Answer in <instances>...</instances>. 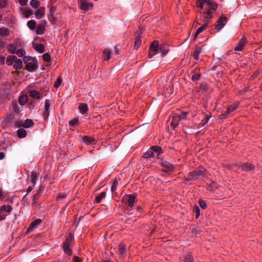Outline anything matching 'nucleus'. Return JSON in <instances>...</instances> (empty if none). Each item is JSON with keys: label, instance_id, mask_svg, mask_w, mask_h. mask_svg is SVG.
<instances>
[{"label": "nucleus", "instance_id": "nucleus-19", "mask_svg": "<svg viewBox=\"0 0 262 262\" xmlns=\"http://www.w3.org/2000/svg\"><path fill=\"white\" fill-rule=\"evenodd\" d=\"M242 168L246 171H250L254 169V166L250 163H246L242 165Z\"/></svg>", "mask_w": 262, "mask_h": 262}, {"label": "nucleus", "instance_id": "nucleus-24", "mask_svg": "<svg viewBox=\"0 0 262 262\" xmlns=\"http://www.w3.org/2000/svg\"><path fill=\"white\" fill-rule=\"evenodd\" d=\"M28 101V96L26 95H22L19 97L18 102L21 105H25Z\"/></svg>", "mask_w": 262, "mask_h": 262}, {"label": "nucleus", "instance_id": "nucleus-36", "mask_svg": "<svg viewBox=\"0 0 262 262\" xmlns=\"http://www.w3.org/2000/svg\"><path fill=\"white\" fill-rule=\"evenodd\" d=\"M184 262H193V257L190 253H186L184 259Z\"/></svg>", "mask_w": 262, "mask_h": 262}, {"label": "nucleus", "instance_id": "nucleus-25", "mask_svg": "<svg viewBox=\"0 0 262 262\" xmlns=\"http://www.w3.org/2000/svg\"><path fill=\"white\" fill-rule=\"evenodd\" d=\"M30 96L34 99H39L40 98V94L35 90H32L29 92Z\"/></svg>", "mask_w": 262, "mask_h": 262}, {"label": "nucleus", "instance_id": "nucleus-29", "mask_svg": "<svg viewBox=\"0 0 262 262\" xmlns=\"http://www.w3.org/2000/svg\"><path fill=\"white\" fill-rule=\"evenodd\" d=\"M12 109L16 113H19L21 110L18 106L16 101H13L11 103Z\"/></svg>", "mask_w": 262, "mask_h": 262}, {"label": "nucleus", "instance_id": "nucleus-41", "mask_svg": "<svg viewBox=\"0 0 262 262\" xmlns=\"http://www.w3.org/2000/svg\"><path fill=\"white\" fill-rule=\"evenodd\" d=\"M67 195L65 192L59 193L58 196L57 198V201L59 203H62V200L64 199Z\"/></svg>", "mask_w": 262, "mask_h": 262}, {"label": "nucleus", "instance_id": "nucleus-60", "mask_svg": "<svg viewBox=\"0 0 262 262\" xmlns=\"http://www.w3.org/2000/svg\"><path fill=\"white\" fill-rule=\"evenodd\" d=\"M5 197V194L4 192L0 190V200H3Z\"/></svg>", "mask_w": 262, "mask_h": 262}, {"label": "nucleus", "instance_id": "nucleus-59", "mask_svg": "<svg viewBox=\"0 0 262 262\" xmlns=\"http://www.w3.org/2000/svg\"><path fill=\"white\" fill-rule=\"evenodd\" d=\"M7 215L3 213L2 211L0 210V221H3L5 220Z\"/></svg>", "mask_w": 262, "mask_h": 262}, {"label": "nucleus", "instance_id": "nucleus-42", "mask_svg": "<svg viewBox=\"0 0 262 262\" xmlns=\"http://www.w3.org/2000/svg\"><path fill=\"white\" fill-rule=\"evenodd\" d=\"M33 124V122L31 119H27L24 122V124H23V126L24 128H28L32 126Z\"/></svg>", "mask_w": 262, "mask_h": 262}, {"label": "nucleus", "instance_id": "nucleus-64", "mask_svg": "<svg viewBox=\"0 0 262 262\" xmlns=\"http://www.w3.org/2000/svg\"><path fill=\"white\" fill-rule=\"evenodd\" d=\"M73 259L75 262H81L80 259L77 256H74Z\"/></svg>", "mask_w": 262, "mask_h": 262}, {"label": "nucleus", "instance_id": "nucleus-26", "mask_svg": "<svg viewBox=\"0 0 262 262\" xmlns=\"http://www.w3.org/2000/svg\"><path fill=\"white\" fill-rule=\"evenodd\" d=\"M79 108L80 112L82 114H85L87 112V111H88V105H87V104H84V103L80 104L79 106Z\"/></svg>", "mask_w": 262, "mask_h": 262}, {"label": "nucleus", "instance_id": "nucleus-23", "mask_svg": "<svg viewBox=\"0 0 262 262\" xmlns=\"http://www.w3.org/2000/svg\"><path fill=\"white\" fill-rule=\"evenodd\" d=\"M159 52L161 53L162 56H164L168 52V47L166 45H161L160 46Z\"/></svg>", "mask_w": 262, "mask_h": 262}, {"label": "nucleus", "instance_id": "nucleus-4", "mask_svg": "<svg viewBox=\"0 0 262 262\" xmlns=\"http://www.w3.org/2000/svg\"><path fill=\"white\" fill-rule=\"evenodd\" d=\"M74 241V236L71 233H70L69 236L66 238V240L63 244V248L64 251L67 254L69 255H70L72 254V251L70 248V246L73 243Z\"/></svg>", "mask_w": 262, "mask_h": 262}, {"label": "nucleus", "instance_id": "nucleus-5", "mask_svg": "<svg viewBox=\"0 0 262 262\" xmlns=\"http://www.w3.org/2000/svg\"><path fill=\"white\" fill-rule=\"evenodd\" d=\"M160 46L159 41L154 40L152 41L149 47V52L148 53L149 58H152L156 54L159 52Z\"/></svg>", "mask_w": 262, "mask_h": 262}, {"label": "nucleus", "instance_id": "nucleus-30", "mask_svg": "<svg viewBox=\"0 0 262 262\" xmlns=\"http://www.w3.org/2000/svg\"><path fill=\"white\" fill-rule=\"evenodd\" d=\"M36 25V21L34 19L30 20L27 23L28 27L32 30H34L35 29Z\"/></svg>", "mask_w": 262, "mask_h": 262}, {"label": "nucleus", "instance_id": "nucleus-46", "mask_svg": "<svg viewBox=\"0 0 262 262\" xmlns=\"http://www.w3.org/2000/svg\"><path fill=\"white\" fill-rule=\"evenodd\" d=\"M15 54H16L19 57H23L26 54V51L23 49H19L16 50Z\"/></svg>", "mask_w": 262, "mask_h": 262}, {"label": "nucleus", "instance_id": "nucleus-34", "mask_svg": "<svg viewBox=\"0 0 262 262\" xmlns=\"http://www.w3.org/2000/svg\"><path fill=\"white\" fill-rule=\"evenodd\" d=\"M201 52V50L199 47H196L195 48L193 54V57L195 60H198L199 54H200Z\"/></svg>", "mask_w": 262, "mask_h": 262}, {"label": "nucleus", "instance_id": "nucleus-6", "mask_svg": "<svg viewBox=\"0 0 262 262\" xmlns=\"http://www.w3.org/2000/svg\"><path fill=\"white\" fill-rule=\"evenodd\" d=\"M28 60L31 61L27 63L26 67V70L29 72H33L36 70L38 68L37 60L32 59L31 57L28 58Z\"/></svg>", "mask_w": 262, "mask_h": 262}, {"label": "nucleus", "instance_id": "nucleus-40", "mask_svg": "<svg viewBox=\"0 0 262 262\" xmlns=\"http://www.w3.org/2000/svg\"><path fill=\"white\" fill-rule=\"evenodd\" d=\"M111 53V51L107 49H106L103 51V54L104 55V59L105 60H108L110 59Z\"/></svg>", "mask_w": 262, "mask_h": 262}, {"label": "nucleus", "instance_id": "nucleus-38", "mask_svg": "<svg viewBox=\"0 0 262 262\" xmlns=\"http://www.w3.org/2000/svg\"><path fill=\"white\" fill-rule=\"evenodd\" d=\"M151 150L154 152H155L158 155L162 153V148L160 146H153L151 147Z\"/></svg>", "mask_w": 262, "mask_h": 262}, {"label": "nucleus", "instance_id": "nucleus-12", "mask_svg": "<svg viewBox=\"0 0 262 262\" xmlns=\"http://www.w3.org/2000/svg\"><path fill=\"white\" fill-rule=\"evenodd\" d=\"M247 42L246 38L245 37H242L239 40L237 45L234 47V50L237 51H241L243 50L244 46Z\"/></svg>", "mask_w": 262, "mask_h": 262}, {"label": "nucleus", "instance_id": "nucleus-11", "mask_svg": "<svg viewBox=\"0 0 262 262\" xmlns=\"http://www.w3.org/2000/svg\"><path fill=\"white\" fill-rule=\"evenodd\" d=\"M80 8L82 10L88 11L93 7V4L91 3H88L86 0H80Z\"/></svg>", "mask_w": 262, "mask_h": 262}, {"label": "nucleus", "instance_id": "nucleus-52", "mask_svg": "<svg viewBox=\"0 0 262 262\" xmlns=\"http://www.w3.org/2000/svg\"><path fill=\"white\" fill-rule=\"evenodd\" d=\"M39 197V193H37L35 194V195H34L32 196V204L33 205H34L36 203V201L38 200Z\"/></svg>", "mask_w": 262, "mask_h": 262}, {"label": "nucleus", "instance_id": "nucleus-22", "mask_svg": "<svg viewBox=\"0 0 262 262\" xmlns=\"http://www.w3.org/2000/svg\"><path fill=\"white\" fill-rule=\"evenodd\" d=\"M136 196L134 194H130L128 196L127 205L128 207H132L134 206Z\"/></svg>", "mask_w": 262, "mask_h": 262}, {"label": "nucleus", "instance_id": "nucleus-48", "mask_svg": "<svg viewBox=\"0 0 262 262\" xmlns=\"http://www.w3.org/2000/svg\"><path fill=\"white\" fill-rule=\"evenodd\" d=\"M176 115L173 116H172V120L171 122V125L173 127H175L178 125V122L180 120L179 119H176L175 118Z\"/></svg>", "mask_w": 262, "mask_h": 262}, {"label": "nucleus", "instance_id": "nucleus-55", "mask_svg": "<svg viewBox=\"0 0 262 262\" xmlns=\"http://www.w3.org/2000/svg\"><path fill=\"white\" fill-rule=\"evenodd\" d=\"M61 83V79L60 77H58L56 81L54 83V87L56 88H58Z\"/></svg>", "mask_w": 262, "mask_h": 262}, {"label": "nucleus", "instance_id": "nucleus-32", "mask_svg": "<svg viewBox=\"0 0 262 262\" xmlns=\"http://www.w3.org/2000/svg\"><path fill=\"white\" fill-rule=\"evenodd\" d=\"M126 251V247L124 244L121 243L119 245L118 253L119 254L122 255Z\"/></svg>", "mask_w": 262, "mask_h": 262}, {"label": "nucleus", "instance_id": "nucleus-61", "mask_svg": "<svg viewBox=\"0 0 262 262\" xmlns=\"http://www.w3.org/2000/svg\"><path fill=\"white\" fill-rule=\"evenodd\" d=\"M28 0H19V3L21 6H24L26 4Z\"/></svg>", "mask_w": 262, "mask_h": 262}, {"label": "nucleus", "instance_id": "nucleus-14", "mask_svg": "<svg viewBox=\"0 0 262 262\" xmlns=\"http://www.w3.org/2000/svg\"><path fill=\"white\" fill-rule=\"evenodd\" d=\"M21 14L26 18L29 17L32 14V11L28 8H21Z\"/></svg>", "mask_w": 262, "mask_h": 262}, {"label": "nucleus", "instance_id": "nucleus-2", "mask_svg": "<svg viewBox=\"0 0 262 262\" xmlns=\"http://www.w3.org/2000/svg\"><path fill=\"white\" fill-rule=\"evenodd\" d=\"M196 6L202 9H206V7L208 6L210 9L215 10L217 9V4L214 2L210 0H197Z\"/></svg>", "mask_w": 262, "mask_h": 262}, {"label": "nucleus", "instance_id": "nucleus-44", "mask_svg": "<svg viewBox=\"0 0 262 262\" xmlns=\"http://www.w3.org/2000/svg\"><path fill=\"white\" fill-rule=\"evenodd\" d=\"M30 5L33 8H37L40 5V2L38 0H31L30 2Z\"/></svg>", "mask_w": 262, "mask_h": 262}, {"label": "nucleus", "instance_id": "nucleus-58", "mask_svg": "<svg viewBox=\"0 0 262 262\" xmlns=\"http://www.w3.org/2000/svg\"><path fill=\"white\" fill-rule=\"evenodd\" d=\"M230 113V112H228V110H227V111L225 113H224V114H223L220 115V118L221 119H225V118H226Z\"/></svg>", "mask_w": 262, "mask_h": 262}, {"label": "nucleus", "instance_id": "nucleus-18", "mask_svg": "<svg viewBox=\"0 0 262 262\" xmlns=\"http://www.w3.org/2000/svg\"><path fill=\"white\" fill-rule=\"evenodd\" d=\"M16 60V56L15 55H9L7 56L6 62L8 66H12Z\"/></svg>", "mask_w": 262, "mask_h": 262}, {"label": "nucleus", "instance_id": "nucleus-10", "mask_svg": "<svg viewBox=\"0 0 262 262\" xmlns=\"http://www.w3.org/2000/svg\"><path fill=\"white\" fill-rule=\"evenodd\" d=\"M45 111L43 113V116L45 119H46L49 115L50 113V110L51 109V103L50 102V101L48 99H46L45 103Z\"/></svg>", "mask_w": 262, "mask_h": 262}, {"label": "nucleus", "instance_id": "nucleus-35", "mask_svg": "<svg viewBox=\"0 0 262 262\" xmlns=\"http://www.w3.org/2000/svg\"><path fill=\"white\" fill-rule=\"evenodd\" d=\"M17 136L18 137L22 138L26 136V131L23 128H19L17 132Z\"/></svg>", "mask_w": 262, "mask_h": 262}, {"label": "nucleus", "instance_id": "nucleus-9", "mask_svg": "<svg viewBox=\"0 0 262 262\" xmlns=\"http://www.w3.org/2000/svg\"><path fill=\"white\" fill-rule=\"evenodd\" d=\"M141 31L139 30L137 31L135 35V41L134 43V48L136 49H138V48L140 47L141 43Z\"/></svg>", "mask_w": 262, "mask_h": 262}, {"label": "nucleus", "instance_id": "nucleus-20", "mask_svg": "<svg viewBox=\"0 0 262 262\" xmlns=\"http://www.w3.org/2000/svg\"><path fill=\"white\" fill-rule=\"evenodd\" d=\"M203 13L204 14V19L206 20V22H207V20L212 18V12L210 10L206 11V9H204Z\"/></svg>", "mask_w": 262, "mask_h": 262}, {"label": "nucleus", "instance_id": "nucleus-45", "mask_svg": "<svg viewBox=\"0 0 262 262\" xmlns=\"http://www.w3.org/2000/svg\"><path fill=\"white\" fill-rule=\"evenodd\" d=\"M187 114V112H183L180 115L176 114V116H175V118L176 119H179V120L185 119Z\"/></svg>", "mask_w": 262, "mask_h": 262}, {"label": "nucleus", "instance_id": "nucleus-47", "mask_svg": "<svg viewBox=\"0 0 262 262\" xmlns=\"http://www.w3.org/2000/svg\"><path fill=\"white\" fill-rule=\"evenodd\" d=\"M237 104H233L229 105L227 108L228 112L231 113V112H233L237 108Z\"/></svg>", "mask_w": 262, "mask_h": 262}, {"label": "nucleus", "instance_id": "nucleus-7", "mask_svg": "<svg viewBox=\"0 0 262 262\" xmlns=\"http://www.w3.org/2000/svg\"><path fill=\"white\" fill-rule=\"evenodd\" d=\"M227 21V18L224 15H222L217 21V25H216L215 29L217 31H220L225 25Z\"/></svg>", "mask_w": 262, "mask_h": 262}, {"label": "nucleus", "instance_id": "nucleus-63", "mask_svg": "<svg viewBox=\"0 0 262 262\" xmlns=\"http://www.w3.org/2000/svg\"><path fill=\"white\" fill-rule=\"evenodd\" d=\"M5 61V57L4 56L0 57V63L2 64H4Z\"/></svg>", "mask_w": 262, "mask_h": 262}, {"label": "nucleus", "instance_id": "nucleus-43", "mask_svg": "<svg viewBox=\"0 0 262 262\" xmlns=\"http://www.w3.org/2000/svg\"><path fill=\"white\" fill-rule=\"evenodd\" d=\"M69 125L71 126H74L78 125L79 123V120L78 118L76 117L70 120L69 122Z\"/></svg>", "mask_w": 262, "mask_h": 262}, {"label": "nucleus", "instance_id": "nucleus-1", "mask_svg": "<svg viewBox=\"0 0 262 262\" xmlns=\"http://www.w3.org/2000/svg\"><path fill=\"white\" fill-rule=\"evenodd\" d=\"M206 172L205 169L203 167H199L194 171L189 173L185 178L186 181H194L200 176H204Z\"/></svg>", "mask_w": 262, "mask_h": 262}, {"label": "nucleus", "instance_id": "nucleus-21", "mask_svg": "<svg viewBox=\"0 0 262 262\" xmlns=\"http://www.w3.org/2000/svg\"><path fill=\"white\" fill-rule=\"evenodd\" d=\"M23 62L21 59L17 58L16 57V60L14 62V64L13 66L14 69L17 70V69H21L23 68Z\"/></svg>", "mask_w": 262, "mask_h": 262}, {"label": "nucleus", "instance_id": "nucleus-53", "mask_svg": "<svg viewBox=\"0 0 262 262\" xmlns=\"http://www.w3.org/2000/svg\"><path fill=\"white\" fill-rule=\"evenodd\" d=\"M201 77V74L198 73H195L191 77V80L193 81H195L200 79Z\"/></svg>", "mask_w": 262, "mask_h": 262}, {"label": "nucleus", "instance_id": "nucleus-13", "mask_svg": "<svg viewBox=\"0 0 262 262\" xmlns=\"http://www.w3.org/2000/svg\"><path fill=\"white\" fill-rule=\"evenodd\" d=\"M41 222V220L40 219H37L33 221L29 225L27 232H30L33 229L36 228L38 225Z\"/></svg>", "mask_w": 262, "mask_h": 262}, {"label": "nucleus", "instance_id": "nucleus-28", "mask_svg": "<svg viewBox=\"0 0 262 262\" xmlns=\"http://www.w3.org/2000/svg\"><path fill=\"white\" fill-rule=\"evenodd\" d=\"M0 210L3 212L10 213L12 210V207L10 205H4L1 207Z\"/></svg>", "mask_w": 262, "mask_h": 262}, {"label": "nucleus", "instance_id": "nucleus-3", "mask_svg": "<svg viewBox=\"0 0 262 262\" xmlns=\"http://www.w3.org/2000/svg\"><path fill=\"white\" fill-rule=\"evenodd\" d=\"M23 46V41L20 39L17 38L14 40V43L7 45V49L10 53L15 54L17 49L21 48Z\"/></svg>", "mask_w": 262, "mask_h": 262}, {"label": "nucleus", "instance_id": "nucleus-16", "mask_svg": "<svg viewBox=\"0 0 262 262\" xmlns=\"http://www.w3.org/2000/svg\"><path fill=\"white\" fill-rule=\"evenodd\" d=\"M82 140L83 142L87 145L94 144L95 142V140L93 137L88 136H84Z\"/></svg>", "mask_w": 262, "mask_h": 262}, {"label": "nucleus", "instance_id": "nucleus-27", "mask_svg": "<svg viewBox=\"0 0 262 262\" xmlns=\"http://www.w3.org/2000/svg\"><path fill=\"white\" fill-rule=\"evenodd\" d=\"M38 177V174L37 172L33 171L31 172L30 175V178L33 183V187H34L36 184V181Z\"/></svg>", "mask_w": 262, "mask_h": 262}, {"label": "nucleus", "instance_id": "nucleus-50", "mask_svg": "<svg viewBox=\"0 0 262 262\" xmlns=\"http://www.w3.org/2000/svg\"><path fill=\"white\" fill-rule=\"evenodd\" d=\"M42 59L45 61L49 62L51 60V56L49 53H46L42 55Z\"/></svg>", "mask_w": 262, "mask_h": 262}, {"label": "nucleus", "instance_id": "nucleus-39", "mask_svg": "<svg viewBox=\"0 0 262 262\" xmlns=\"http://www.w3.org/2000/svg\"><path fill=\"white\" fill-rule=\"evenodd\" d=\"M35 49L39 53H42L45 51V47L42 44H38L36 46Z\"/></svg>", "mask_w": 262, "mask_h": 262}, {"label": "nucleus", "instance_id": "nucleus-17", "mask_svg": "<svg viewBox=\"0 0 262 262\" xmlns=\"http://www.w3.org/2000/svg\"><path fill=\"white\" fill-rule=\"evenodd\" d=\"M208 25V22H205V23L200 27H199L197 30L196 31L194 35V39H195L198 35L201 33L202 31H203L207 27Z\"/></svg>", "mask_w": 262, "mask_h": 262}, {"label": "nucleus", "instance_id": "nucleus-37", "mask_svg": "<svg viewBox=\"0 0 262 262\" xmlns=\"http://www.w3.org/2000/svg\"><path fill=\"white\" fill-rule=\"evenodd\" d=\"M106 193L102 192L99 195L97 196L95 199V203H99L101 200L105 197Z\"/></svg>", "mask_w": 262, "mask_h": 262}, {"label": "nucleus", "instance_id": "nucleus-15", "mask_svg": "<svg viewBox=\"0 0 262 262\" xmlns=\"http://www.w3.org/2000/svg\"><path fill=\"white\" fill-rule=\"evenodd\" d=\"M45 9L43 7H40L35 11V14L38 19L42 18L45 15Z\"/></svg>", "mask_w": 262, "mask_h": 262}, {"label": "nucleus", "instance_id": "nucleus-54", "mask_svg": "<svg viewBox=\"0 0 262 262\" xmlns=\"http://www.w3.org/2000/svg\"><path fill=\"white\" fill-rule=\"evenodd\" d=\"M118 183L117 180H116L114 181L113 184L111 188V190L113 192H114L116 191L117 186H118Z\"/></svg>", "mask_w": 262, "mask_h": 262}, {"label": "nucleus", "instance_id": "nucleus-33", "mask_svg": "<svg viewBox=\"0 0 262 262\" xmlns=\"http://www.w3.org/2000/svg\"><path fill=\"white\" fill-rule=\"evenodd\" d=\"M9 30L6 28H0V35L2 37L8 36L9 35Z\"/></svg>", "mask_w": 262, "mask_h": 262}, {"label": "nucleus", "instance_id": "nucleus-51", "mask_svg": "<svg viewBox=\"0 0 262 262\" xmlns=\"http://www.w3.org/2000/svg\"><path fill=\"white\" fill-rule=\"evenodd\" d=\"M8 5V0H0V8H4Z\"/></svg>", "mask_w": 262, "mask_h": 262}, {"label": "nucleus", "instance_id": "nucleus-57", "mask_svg": "<svg viewBox=\"0 0 262 262\" xmlns=\"http://www.w3.org/2000/svg\"><path fill=\"white\" fill-rule=\"evenodd\" d=\"M199 205H200V206L202 208V209H205L206 208V203L202 201V200H200L199 201Z\"/></svg>", "mask_w": 262, "mask_h": 262}, {"label": "nucleus", "instance_id": "nucleus-49", "mask_svg": "<svg viewBox=\"0 0 262 262\" xmlns=\"http://www.w3.org/2000/svg\"><path fill=\"white\" fill-rule=\"evenodd\" d=\"M154 156V152L153 151L151 150H149V151H148L147 152H146L144 155H143V158H145V159H147V158H150V157H151Z\"/></svg>", "mask_w": 262, "mask_h": 262}, {"label": "nucleus", "instance_id": "nucleus-8", "mask_svg": "<svg viewBox=\"0 0 262 262\" xmlns=\"http://www.w3.org/2000/svg\"><path fill=\"white\" fill-rule=\"evenodd\" d=\"M161 165L163 167V170L167 172L172 171L175 169L174 166L167 161L162 162Z\"/></svg>", "mask_w": 262, "mask_h": 262}, {"label": "nucleus", "instance_id": "nucleus-31", "mask_svg": "<svg viewBox=\"0 0 262 262\" xmlns=\"http://www.w3.org/2000/svg\"><path fill=\"white\" fill-rule=\"evenodd\" d=\"M45 29V27L43 25H39L36 30L37 34L40 35L43 33Z\"/></svg>", "mask_w": 262, "mask_h": 262}, {"label": "nucleus", "instance_id": "nucleus-62", "mask_svg": "<svg viewBox=\"0 0 262 262\" xmlns=\"http://www.w3.org/2000/svg\"><path fill=\"white\" fill-rule=\"evenodd\" d=\"M33 187H33V186H32V187H31V186H30V187H29L28 188L27 190V194H26V195L25 196V197L27 195H28V193H30V192L32 190V189H33Z\"/></svg>", "mask_w": 262, "mask_h": 262}, {"label": "nucleus", "instance_id": "nucleus-56", "mask_svg": "<svg viewBox=\"0 0 262 262\" xmlns=\"http://www.w3.org/2000/svg\"><path fill=\"white\" fill-rule=\"evenodd\" d=\"M194 211L195 213L196 218H198L200 216V209L197 206H195Z\"/></svg>", "mask_w": 262, "mask_h": 262}]
</instances>
